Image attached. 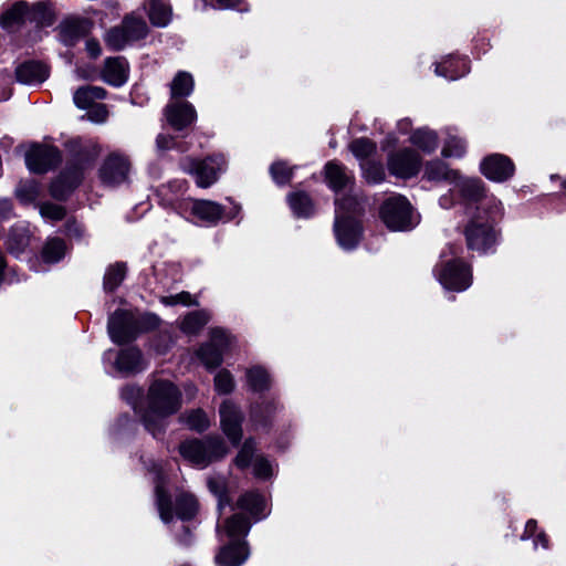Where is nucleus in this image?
<instances>
[{
    "label": "nucleus",
    "instance_id": "32",
    "mask_svg": "<svg viewBox=\"0 0 566 566\" xmlns=\"http://www.w3.org/2000/svg\"><path fill=\"white\" fill-rule=\"evenodd\" d=\"M410 143L424 153H431L438 146V137L434 132L421 128L412 133Z\"/></svg>",
    "mask_w": 566,
    "mask_h": 566
},
{
    "label": "nucleus",
    "instance_id": "44",
    "mask_svg": "<svg viewBox=\"0 0 566 566\" xmlns=\"http://www.w3.org/2000/svg\"><path fill=\"white\" fill-rule=\"evenodd\" d=\"M214 388L221 395L230 394L234 388L232 375L226 369L220 370L214 377Z\"/></svg>",
    "mask_w": 566,
    "mask_h": 566
},
{
    "label": "nucleus",
    "instance_id": "34",
    "mask_svg": "<svg viewBox=\"0 0 566 566\" xmlns=\"http://www.w3.org/2000/svg\"><path fill=\"white\" fill-rule=\"evenodd\" d=\"M223 530L231 538L244 536L250 530V521L242 514H234L226 521Z\"/></svg>",
    "mask_w": 566,
    "mask_h": 566
},
{
    "label": "nucleus",
    "instance_id": "60",
    "mask_svg": "<svg viewBox=\"0 0 566 566\" xmlns=\"http://www.w3.org/2000/svg\"><path fill=\"white\" fill-rule=\"evenodd\" d=\"M218 4L222 9H229L238 6L240 0H217Z\"/></svg>",
    "mask_w": 566,
    "mask_h": 566
},
{
    "label": "nucleus",
    "instance_id": "35",
    "mask_svg": "<svg viewBox=\"0 0 566 566\" xmlns=\"http://www.w3.org/2000/svg\"><path fill=\"white\" fill-rule=\"evenodd\" d=\"M126 275V264L115 263L111 265L104 275V290L113 292L124 281Z\"/></svg>",
    "mask_w": 566,
    "mask_h": 566
},
{
    "label": "nucleus",
    "instance_id": "50",
    "mask_svg": "<svg viewBox=\"0 0 566 566\" xmlns=\"http://www.w3.org/2000/svg\"><path fill=\"white\" fill-rule=\"evenodd\" d=\"M253 473L258 478H269L272 474V467L263 457H255L253 461Z\"/></svg>",
    "mask_w": 566,
    "mask_h": 566
},
{
    "label": "nucleus",
    "instance_id": "1",
    "mask_svg": "<svg viewBox=\"0 0 566 566\" xmlns=\"http://www.w3.org/2000/svg\"><path fill=\"white\" fill-rule=\"evenodd\" d=\"M143 421L154 437L163 431L164 419L181 407V394L169 380H155L148 389Z\"/></svg>",
    "mask_w": 566,
    "mask_h": 566
},
{
    "label": "nucleus",
    "instance_id": "24",
    "mask_svg": "<svg viewBox=\"0 0 566 566\" xmlns=\"http://www.w3.org/2000/svg\"><path fill=\"white\" fill-rule=\"evenodd\" d=\"M458 171L450 170L448 166L440 160H431L424 167V178L430 181L447 180L454 182L458 179Z\"/></svg>",
    "mask_w": 566,
    "mask_h": 566
},
{
    "label": "nucleus",
    "instance_id": "23",
    "mask_svg": "<svg viewBox=\"0 0 566 566\" xmlns=\"http://www.w3.org/2000/svg\"><path fill=\"white\" fill-rule=\"evenodd\" d=\"M106 96V91L99 86H83L80 87L73 96L74 103L78 108H90L96 104V101L103 99Z\"/></svg>",
    "mask_w": 566,
    "mask_h": 566
},
{
    "label": "nucleus",
    "instance_id": "57",
    "mask_svg": "<svg viewBox=\"0 0 566 566\" xmlns=\"http://www.w3.org/2000/svg\"><path fill=\"white\" fill-rule=\"evenodd\" d=\"M208 486L210 491L219 496H221L222 490H223V483L219 480L210 479L208 481ZM223 506L222 497L219 500V507Z\"/></svg>",
    "mask_w": 566,
    "mask_h": 566
},
{
    "label": "nucleus",
    "instance_id": "13",
    "mask_svg": "<svg viewBox=\"0 0 566 566\" xmlns=\"http://www.w3.org/2000/svg\"><path fill=\"white\" fill-rule=\"evenodd\" d=\"M164 114L167 123L177 130L191 125L197 118L195 107L188 102L180 101L169 102Z\"/></svg>",
    "mask_w": 566,
    "mask_h": 566
},
{
    "label": "nucleus",
    "instance_id": "15",
    "mask_svg": "<svg viewBox=\"0 0 566 566\" xmlns=\"http://www.w3.org/2000/svg\"><path fill=\"white\" fill-rule=\"evenodd\" d=\"M108 333L111 338L123 344L134 338V329L132 326V315L126 311H116L108 321Z\"/></svg>",
    "mask_w": 566,
    "mask_h": 566
},
{
    "label": "nucleus",
    "instance_id": "42",
    "mask_svg": "<svg viewBox=\"0 0 566 566\" xmlns=\"http://www.w3.org/2000/svg\"><path fill=\"white\" fill-rule=\"evenodd\" d=\"M15 196L22 203H31L39 196V186L34 181L21 182L15 190Z\"/></svg>",
    "mask_w": 566,
    "mask_h": 566
},
{
    "label": "nucleus",
    "instance_id": "46",
    "mask_svg": "<svg viewBox=\"0 0 566 566\" xmlns=\"http://www.w3.org/2000/svg\"><path fill=\"white\" fill-rule=\"evenodd\" d=\"M157 505L161 520L167 523L172 520V512L169 497L164 492L160 485L156 486Z\"/></svg>",
    "mask_w": 566,
    "mask_h": 566
},
{
    "label": "nucleus",
    "instance_id": "27",
    "mask_svg": "<svg viewBox=\"0 0 566 566\" xmlns=\"http://www.w3.org/2000/svg\"><path fill=\"white\" fill-rule=\"evenodd\" d=\"M116 367L120 371L132 373L143 368L142 354L137 348H127L119 353Z\"/></svg>",
    "mask_w": 566,
    "mask_h": 566
},
{
    "label": "nucleus",
    "instance_id": "58",
    "mask_svg": "<svg viewBox=\"0 0 566 566\" xmlns=\"http://www.w3.org/2000/svg\"><path fill=\"white\" fill-rule=\"evenodd\" d=\"M12 213V205L8 199L0 200V220L7 219Z\"/></svg>",
    "mask_w": 566,
    "mask_h": 566
},
{
    "label": "nucleus",
    "instance_id": "21",
    "mask_svg": "<svg viewBox=\"0 0 566 566\" xmlns=\"http://www.w3.org/2000/svg\"><path fill=\"white\" fill-rule=\"evenodd\" d=\"M148 18L154 27H167L171 20V9L159 0H147L144 4Z\"/></svg>",
    "mask_w": 566,
    "mask_h": 566
},
{
    "label": "nucleus",
    "instance_id": "25",
    "mask_svg": "<svg viewBox=\"0 0 566 566\" xmlns=\"http://www.w3.org/2000/svg\"><path fill=\"white\" fill-rule=\"evenodd\" d=\"M326 180L335 191L342 190L350 184L352 176L346 169L335 163H328L325 167Z\"/></svg>",
    "mask_w": 566,
    "mask_h": 566
},
{
    "label": "nucleus",
    "instance_id": "33",
    "mask_svg": "<svg viewBox=\"0 0 566 566\" xmlns=\"http://www.w3.org/2000/svg\"><path fill=\"white\" fill-rule=\"evenodd\" d=\"M30 243V233L25 228H13L8 237V250L19 255L22 253Z\"/></svg>",
    "mask_w": 566,
    "mask_h": 566
},
{
    "label": "nucleus",
    "instance_id": "56",
    "mask_svg": "<svg viewBox=\"0 0 566 566\" xmlns=\"http://www.w3.org/2000/svg\"><path fill=\"white\" fill-rule=\"evenodd\" d=\"M156 145L159 150H167L174 147L175 139L170 135L160 134L156 138Z\"/></svg>",
    "mask_w": 566,
    "mask_h": 566
},
{
    "label": "nucleus",
    "instance_id": "64",
    "mask_svg": "<svg viewBox=\"0 0 566 566\" xmlns=\"http://www.w3.org/2000/svg\"><path fill=\"white\" fill-rule=\"evenodd\" d=\"M135 391L138 394V390H136L135 388H133V387H127V388L123 389V391H122V396H123L124 398H126V399H127V398H128V396H129V395H134V394H135Z\"/></svg>",
    "mask_w": 566,
    "mask_h": 566
},
{
    "label": "nucleus",
    "instance_id": "14",
    "mask_svg": "<svg viewBox=\"0 0 566 566\" xmlns=\"http://www.w3.org/2000/svg\"><path fill=\"white\" fill-rule=\"evenodd\" d=\"M242 415L238 407L230 400H224L220 407V421L224 434L234 444L242 438Z\"/></svg>",
    "mask_w": 566,
    "mask_h": 566
},
{
    "label": "nucleus",
    "instance_id": "36",
    "mask_svg": "<svg viewBox=\"0 0 566 566\" xmlns=\"http://www.w3.org/2000/svg\"><path fill=\"white\" fill-rule=\"evenodd\" d=\"M247 379L250 388L254 391H262L270 387L269 374L261 367H253L247 371Z\"/></svg>",
    "mask_w": 566,
    "mask_h": 566
},
{
    "label": "nucleus",
    "instance_id": "37",
    "mask_svg": "<svg viewBox=\"0 0 566 566\" xmlns=\"http://www.w3.org/2000/svg\"><path fill=\"white\" fill-rule=\"evenodd\" d=\"M293 212L298 217H307L313 211V203L310 197L303 192H296L289 198Z\"/></svg>",
    "mask_w": 566,
    "mask_h": 566
},
{
    "label": "nucleus",
    "instance_id": "63",
    "mask_svg": "<svg viewBox=\"0 0 566 566\" xmlns=\"http://www.w3.org/2000/svg\"><path fill=\"white\" fill-rule=\"evenodd\" d=\"M538 543H541V545L546 548L547 547V539L545 537L544 534H538L536 539H535V545H537Z\"/></svg>",
    "mask_w": 566,
    "mask_h": 566
},
{
    "label": "nucleus",
    "instance_id": "28",
    "mask_svg": "<svg viewBox=\"0 0 566 566\" xmlns=\"http://www.w3.org/2000/svg\"><path fill=\"white\" fill-rule=\"evenodd\" d=\"M461 195L471 201H478L483 196V184L478 178H463L458 175L454 181Z\"/></svg>",
    "mask_w": 566,
    "mask_h": 566
},
{
    "label": "nucleus",
    "instance_id": "4",
    "mask_svg": "<svg viewBox=\"0 0 566 566\" xmlns=\"http://www.w3.org/2000/svg\"><path fill=\"white\" fill-rule=\"evenodd\" d=\"M179 452L187 461L195 465L206 467L210 462L222 458L228 450L220 438H207L185 441L179 447Z\"/></svg>",
    "mask_w": 566,
    "mask_h": 566
},
{
    "label": "nucleus",
    "instance_id": "40",
    "mask_svg": "<svg viewBox=\"0 0 566 566\" xmlns=\"http://www.w3.org/2000/svg\"><path fill=\"white\" fill-rule=\"evenodd\" d=\"M348 147L359 160L368 158L376 151V144L368 138L354 139Z\"/></svg>",
    "mask_w": 566,
    "mask_h": 566
},
{
    "label": "nucleus",
    "instance_id": "39",
    "mask_svg": "<svg viewBox=\"0 0 566 566\" xmlns=\"http://www.w3.org/2000/svg\"><path fill=\"white\" fill-rule=\"evenodd\" d=\"M30 14L28 11L27 2L19 1L10 10H8L2 17V24L6 28H10L15 23L23 21L24 17Z\"/></svg>",
    "mask_w": 566,
    "mask_h": 566
},
{
    "label": "nucleus",
    "instance_id": "6",
    "mask_svg": "<svg viewBox=\"0 0 566 566\" xmlns=\"http://www.w3.org/2000/svg\"><path fill=\"white\" fill-rule=\"evenodd\" d=\"M148 33V25L140 15L127 14L120 25L111 29L105 34V43L113 50H122L127 44L144 39Z\"/></svg>",
    "mask_w": 566,
    "mask_h": 566
},
{
    "label": "nucleus",
    "instance_id": "47",
    "mask_svg": "<svg viewBox=\"0 0 566 566\" xmlns=\"http://www.w3.org/2000/svg\"><path fill=\"white\" fill-rule=\"evenodd\" d=\"M99 154L101 147L93 142H88L82 147L81 151L78 153L77 161L82 166L85 164H91L98 157Z\"/></svg>",
    "mask_w": 566,
    "mask_h": 566
},
{
    "label": "nucleus",
    "instance_id": "9",
    "mask_svg": "<svg viewBox=\"0 0 566 566\" xmlns=\"http://www.w3.org/2000/svg\"><path fill=\"white\" fill-rule=\"evenodd\" d=\"M128 171V159L122 154L112 153L99 168V178L105 185H118L126 180Z\"/></svg>",
    "mask_w": 566,
    "mask_h": 566
},
{
    "label": "nucleus",
    "instance_id": "10",
    "mask_svg": "<svg viewBox=\"0 0 566 566\" xmlns=\"http://www.w3.org/2000/svg\"><path fill=\"white\" fill-rule=\"evenodd\" d=\"M390 174L399 178H411L416 176L421 166V158L410 149H403L392 154L388 158Z\"/></svg>",
    "mask_w": 566,
    "mask_h": 566
},
{
    "label": "nucleus",
    "instance_id": "22",
    "mask_svg": "<svg viewBox=\"0 0 566 566\" xmlns=\"http://www.w3.org/2000/svg\"><path fill=\"white\" fill-rule=\"evenodd\" d=\"M237 509L248 512L256 520L263 515L265 507L264 499L261 494L250 491L243 493L237 501Z\"/></svg>",
    "mask_w": 566,
    "mask_h": 566
},
{
    "label": "nucleus",
    "instance_id": "41",
    "mask_svg": "<svg viewBox=\"0 0 566 566\" xmlns=\"http://www.w3.org/2000/svg\"><path fill=\"white\" fill-rule=\"evenodd\" d=\"M182 420L192 430L203 431L209 427L208 417L201 409L192 410L182 416Z\"/></svg>",
    "mask_w": 566,
    "mask_h": 566
},
{
    "label": "nucleus",
    "instance_id": "51",
    "mask_svg": "<svg viewBox=\"0 0 566 566\" xmlns=\"http://www.w3.org/2000/svg\"><path fill=\"white\" fill-rule=\"evenodd\" d=\"M87 109V117L91 122L94 123H103L108 116V111L104 104L96 103Z\"/></svg>",
    "mask_w": 566,
    "mask_h": 566
},
{
    "label": "nucleus",
    "instance_id": "48",
    "mask_svg": "<svg viewBox=\"0 0 566 566\" xmlns=\"http://www.w3.org/2000/svg\"><path fill=\"white\" fill-rule=\"evenodd\" d=\"M270 172L277 184H286L292 177V168L287 167L283 161L274 163L270 168Z\"/></svg>",
    "mask_w": 566,
    "mask_h": 566
},
{
    "label": "nucleus",
    "instance_id": "29",
    "mask_svg": "<svg viewBox=\"0 0 566 566\" xmlns=\"http://www.w3.org/2000/svg\"><path fill=\"white\" fill-rule=\"evenodd\" d=\"M66 252V245L62 239H49L41 251V259L44 263L52 264L62 260Z\"/></svg>",
    "mask_w": 566,
    "mask_h": 566
},
{
    "label": "nucleus",
    "instance_id": "61",
    "mask_svg": "<svg viewBox=\"0 0 566 566\" xmlns=\"http://www.w3.org/2000/svg\"><path fill=\"white\" fill-rule=\"evenodd\" d=\"M85 24L86 22L85 21H76V22H67L65 25H64V30L65 31H72V29H76V28H80V29H85Z\"/></svg>",
    "mask_w": 566,
    "mask_h": 566
},
{
    "label": "nucleus",
    "instance_id": "53",
    "mask_svg": "<svg viewBox=\"0 0 566 566\" xmlns=\"http://www.w3.org/2000/svg\"><path fill=\"white\" fill-rule=\"evenodd\" d=\"M167 305L184 304V305H197V302L192 298L188 292H181L176 295L167 296L163 300Z\"/></svg>",
    "mask_w": 566,
    "mask_h": 566
},
{
    "label": "nucleus",
    "instance_id": "7",
    "mask_svg": "<svg viewBox=\"0 0 566 566\" xmlns=\"http://www.w3.org/2000/svg\"><path fill=\"white\" fill-rule=\"evenodd\" d=\"M233 338L221 328L210 332V342L198 350V356L208 368H214L222 363V355L232 344Z\"/></svg>",
    "mask_w": 566,
    "mask_h": 566
},
{
    "label": "nucleus",
    "instance_id": "5",
    "mask_svg": "<svg viewBox=\"0 0 566 566\" xmlns=\"http://www.w3.org/2000/svg\"><path fill=\"white\" fill-rule=\"evenodd\" d=\"M181 168L185 172L195 177L198 187L208 188L226 170L227 163L222 155L209 156L202 160L186 157L181 161Z\"/></svg>",
    "mask_w": 566,
    "mask_h": 566
},
{
    "label": "nucleus",
    "instance_id": "17",
    "mask_svg": "<svg viewBox=\"0 0 566 566\" xmlns=\"http://www.w3.org/2000/svg\"><path fill=\"white\" fill-rule=\"evenodd\" d=\"M128 77V64L124 57H108L105 60L102 78L114 86L123 85Z\"/></svg>",
    "mask_w": 566,
    "mask_h": 566
},
{
    "label": "nucleus",
    "instance_id": "19",
    "mask_svg": "<svg viewBox=\"0 0 566 566\" xmlns=\"http://www.w3.org/2000/svg\"><path fill=\"white\" fill-rule=\"evenodd\" d=\"M17 81L27 85H36L44 82L49 76L48 67L39 62H27L15 70Z\"/></svg>",
    "mask_w": 566,
    "mask_h": 566
},
{
    "label": "nucleus",
    "instance_id": "31",
    "mask_svg": "<svg viewBox=\"0 0 566 566\" xmlns=\"http://www.w3.org/2000/svg\"><path fill=\"white\" fill-rule=\"evenodd\" d=\"M210 319V315L206 311L191 312L184 317L180 328L184 333L197 334Z\"/></svg>",
    "mask_w": 566,
    "mask_h": 566
},
{
    "label": "nucleus",
    "instance_id": "62",
    "mask_svg": "<svg viewBox=\"0 0 566 566\" xmlns=\"http://www.w3.org/2000/svg\"><path fill=\"white\" fill-rule=\"evenodd\" d=\"M536 530V521L530 520L525 525V533L528 534V536L533 535Z\"/></svg>",
    "mask_w": 566,
    "mask_h": 566
},
{
    "label": "nucleus",
    "instance_id": "16",
    "mask_svg": "<svg viewBox=\"0 0 566 566\" xmlns=\"http://www.w3.org/2000/svg\"><path fill=\"white\" fill-rule=\"evenodd\" d=\"M335 232L339 245L344 249H352L359 240L360 226L354 219H340L337 216L335 221Z\"/></svg>",
    "mask_w": 566,
    "mask_h": 566
},
{
    "label": "nucleus",
    "instance_id": "38",
    "mask_svg": "<svg viewBox=\"0 0 566 566\" xmlns=\"http://www.w3.org/2000/svg\"><path fill=\"white\" fill-rule=\"evenodd\" d=\"M177 514L180 518H191L198 510L197 500L192 494L182 493L177 499Z\"/></svg>",
    "mask_w": 566,
    "mask_h": 566
},
{
    "label": "nucleus",
    "instance_id": "8",
    "mask_svg": "<svg viewBox=\"0 0 566 566\" xmlns=\"http://www.w3.org/2000/svg\"><path fill=\"white\" fill-rule=\"evenodd\" d=\"M61 161L57 148L48 145H33L25 154L28 168L35 174H42L55 167Z\"/></svg>",
    "mask_w": 566,
    "mask_h": 566
},
{
    "label": "nucleus",
    "instance_id": "54",
    "mask_svg": "<svg viewBox=\"0 0 566 566\" xmlns=\"http://www.w3.org/2000/svg\"><path fill=\"white\" fill-rule=\"evenodd\" d=\"M364 174L368 182L377 184L384 179L385 172L381 166L370 165L364 168Z\"/></svg>",
    "mask_w": 566,
    "mask_h": 566
},
{
    "label": "nucleus",
    "instance_id": "12",
    "mask_svg": "<svg viewBox=\"0 0 566 566\" xmlns=\"http://www.w3.org/2000/svg\"><path fill=\"white\" fill-rule=\"evenodd\" d=\"M439 281L448 290H465L471 284L470 269L461 262L448 263L439 274Z\"/></svg>",
    "mask_w": 566,
    "mask_h": 566
},
{
    "label": "nucleus",
    "instance_id": "55",
    "mask_svg": "<svg viewBox=\"0 0 566 566\" xmlns=\"http://www.w3.org/2000/svg\"><path fill=\"white\" fill-rule=\"evenodd\" d=\"M10 84V74H0V101H6L11 95V90L8 86Z\"/></svg>",
    "mask_w": 566,
    "mask_h": 566
},
{
    "label": "nucleus",
    "instance_id": "49",
    "mask_svg": "<svg viewBox=\"0 0 566 566\" xmlns=\"http://www.w3.org/2000/svg\"><path fill=\"white\" fill-rule=\"evenodd\" d=\"M40 213L43 218L54 221L62 220L65 217L64 208L54 203H43L40 207Z\"/></svg>",
    "mask_w": 566,
    "mask_h": 566
},
{
    "label": "nucleus",
    "instance_id": "18",
    "mask_svg": "<svg viewBox=\"0 0 566 566\" xmlns=\"http://www.w3.org/2000/svg\"><path fill=\"white\" fill-rule=\"evenodd\" d=\"M191 213L207 224H216L223 218L224 208L211 200H193Z\"/></svg>",
    "mask_w": 566,
    "mask_h": 566
},
{
    "label": "nucleus",
    "instance_id": "2",
    "mask_svg": "<svg viewBox=\"0 0 566 566\" xmlns=\"http://www.w3.org/2000/svg\"><path fill=\"white\" fill-rule=\"evenodd\" d=\"M499 205L496 209L488 216L485 207H478V212L472 217L464 228V237L469 250L478 253H485L495 243V231L492 222L495 214L499 212Z\"/></svg>",
    "mask_w": 566,
    "mask_h": 566
},
{
    "label": "nucleus",
    "instance_id": "11",
    "mask_svg": "<svg viewBox=\"0 0 566 566\" xmlns=\"http://www.w3.org/2000/svg\"><path fill=\"white\" fill-rule=\"evenodd\" d=\"M480 169L488 179L502 182L514 175L515 166L509 157L493 154L481 161Z\"/></svg>",
    "mask_w": 566,
    "mask_h": 566
},
{
    "label": "nucleus",
    "instance_id": "3",
    "mask_svg": "<svg viewBox=\"0 0 566 566\" xmlns=\"http://www.w3.org/2000/svg\"><path fill=\"white\" fill-rule=\"evenodd\" d=\"M380 216L385 224L394 231L410 230L419 221L410 202L402 196L387 199L380 209Z\"/></svg>",
    "mask_w": 566,
    "mask_h": 566
},
{
    "label": "nucleus",
    "instance_id": "43",
    "mask_svg": "<svg viewBox=\"0 0 566 566\" xmlns=\"http://www.w3.org/2000/svg\"><path fill=\"white\" fill-rule=\"evenodd\" d=\"M255 444L252 440H247L234 459V463L240 469L248 468L254 461Z\"/></svg>",
    "mask_w": 566,
    "mask_h": 566
},
{
    "label": "nucleus",
    "instance_id": "26",
    "mask_svg": "<svg viewBox=\"0 0 566 566\" xmlns=\"http://www.w3.org/2000/svg\"><path fill=\"white\" fill-rule=\"evenodd\" d=\"M468 71L467 63L462 59L448 57L436 65V74L439 76L455 80Z\"/></svg>",
    "mask_w": 566,
    "mask_h": 566
},
{
    "label": "nucleus",
    "instance_id": "30",
    "mask_svg": "<svg viewBox=\"0 0 566 566\" xmlns=\"http://www.w3.org/2000/svg\"><path fill=\"white\" fill-rule=\"evenodd\" d=\"M193 78L191 74L180 71L170 83V95L172 101L177 97L189 96L193 91Z\"/></svg>",
    "mask_w": 566,
    "mask_h": 566
},
{
    "label": "nucleus",
    "instance_id": "45",
    "mask_svg": "<svg viewBox=\"0 0 566 566\" xmlns=\"http://www.w3.org/2000/svg\"><path fill=\"white\" fill-rule=\"evenodd\" d=\"M464 153V142L455 136H450L442 148L443 157H461Z\"/></svg>",
    "mask_w": 566,
    "mask_h": 566
},
{
    "label": "nucleus",
    "instance_id": "20",
    "mask_svg": "<svg viewBox=\"0 0 566 566\" xmlns=\"http://www.w3.org/2000/svg\"><path fill=\"white\" fill-rule=\"evenodd\" d=\"M249 556V551L244 542L232 543L221 548L216 556V563L219 566H240Z\"/></svg>",
    "mask_w": 566,
    "mask_h": 566
},
{
    "label": "nucleus",
    "instance_id": "59",
    "mask_svg": "<svg viewBox=\"0 0 566 566\" xmlns=\"http://www.w3.org/2000/svg\"><path fill=\"white\" fill-rule=\"evenodd\" d=\"M86 51L92 57H97L101 54V46L96 40L90 39L86 41Z\"/></svg>",
    "mask_w": 566,
    "mask_h": 566
},
{
    "label": "nucleus",
    "instance_id": "52",
    "mask_svg": "<svg viewBox=\"0 0 566 566\" xmlns=\"http://www.w3.org/2000/svg\"><path fill=\"white\" fill-rule=\"evenodd\" d=\"M65 177H63L62 179L60 180H56L55 182L52 184L51 186V192L54 197L56 198H62L65 196L66 192H69L71 189H73L80 181H81V178L82 176L81 175H76L74 181L70 182L65 189L62 188V184H63V179Z\"/></svg>",
    "mask_w": 566,
    "mask_h": 566
}]
</instances>
